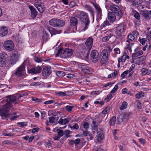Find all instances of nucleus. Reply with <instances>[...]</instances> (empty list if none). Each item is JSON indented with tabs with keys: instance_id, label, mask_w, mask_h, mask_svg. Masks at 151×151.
I'll return each instance as SVG.
<instances>
[{
	"instance_id": "1",
	"label": "nucleus",
	"mask_w": 151,
	"mask_h": 151,
	"mask_svg": "<svg viewBox=\"0 0 151 151\" xmlns=\"http://www.w3.org/2000/svg\"><path fill=\"white\" fill-rule=\"evenodd\" d=\"M27 93L18 94L17 96L13 95L8 96L6 97L7 103L4 105L0 106V116L3 119H5L8 117H10L12 114L8 113V109L12 106V104L18 103V97L20 98L26 95Z\"/></svg>"
},
{
	"instance_id": "2",
	"label": "nucleus",
	"mask_w": 151,
	"mask_h": 151,
	"mask_svg": "<svg viewBox=\"0 0 151 151\" xmlns=\"http://www.w3.org/2000/svg\"><path fill=\"white\" fill-rule=\"evenodd\" d=\"M79 18L84 27L82 30L85 31L88 29L90 23L88 15L86 12L81 11L79 14Z\"/></svg>"
},
{
	"instance_id": "3",
	"label": "nucleus",
	"mask_w": 151,
	"mask_h": 151,
	"mask_svg": "<svg viewBox=\"0 0 151 151\" xmlns=\"http://www.w3.org/2000/svg\"><path fill=\"white\" fill-rule=\"evenodd\" d=\"M73 53V50L72 49L66 48L63 49V48H60L55 56L58 57L60 55L61 58H66L72 55Z\"/></svg>"
},
{
	"instance_id": "4",
	"label": "nucleus",
	"mask_w": 151,
	"mask_h": 151,
	"mask_svg": "<svg viewBox=\"0 0 151 151\" xmlns=\"http://www.w3.org/2000/svg\"><path fill=\"white\" fill-rule=\"evenodd\" d=\"M109 10L118 17L119 19L121 18L122 16V13L119 6L117 5L111 4L110 6Z\"/></svg>"
},
{
	"instance_id": "5",
	"label": "nucleus",
	"mask_w": 151,
	"mask_h": 151,
	"mask_svg": "<svg viewBox=\"0 0 151 151\" xmlns=\"http://www.w3.org/2000/svg\"><path fill=\"white\" fill-rule=\"evenodd\" d=\"M49 24L54 27H61L65 24V22L63 20L53 18L49 21Z\"/></svg>"
},
{
	"instance_id": "6",
	"label": "nucleus",
	"mask_w": 151,
	"mask_h": 151,
	"mask_svg": "<svg viewBox=\"0 0 151 151\" xmlns=\"http://www.w3.org/2000/svg\"><path fill=\"white\" fill-rule=\"evenodd\" d=\"M131 115V113L129 112H125L121 114L117 118L119 124H121L123 122H126L128 121Z\"/></svg>"
},
{
	"instance_id": "7",
	"label": "nucleus",
	"mask_w": 151,
	"mask_h": 151,
	"mask_svg": "<svg viewBox=\"0 0 151 151\" xmlns=\"http://www.w3.org/2000/svg\"><path fill=\"white\" fill-rule=\"evenodd\" d=\"M108 52L107 50H103L100 55V62L101 64H105L108 62Z\"/></svg>"
},
{
	"instance_id": "8",
	"label": "nucleus",
	"mask_w": 151,
	"mask_h": 151,
	"mask_svg": "<svg viewBox=\"0 0 151 151\" xmlns=\"http://www.w3.org/2000/svg\"><path fill=\"white\" fill-rule=\"evenodd\" d=\"M20 54L16 53L12 54L10 57L9 60L8 61V65L11 67L15 64L19 60Z\"/></svg>"
},
{
	"instance_id": "9",
	"label": "nucleus",
	"mask_w": 151,
	"mask_h": 151,
	"mask_svg": "<svg viewBox=\"0 0 151 151\" xmlns=\"http://www.w3.org/2000/svg\"><path fill=\"white\" fill-rule=\"evenodd\" d=\"M25 64L23 62L17 68L15 72V74L17 77H22L23 76L25 70Z\"/></svg>"
},
{
	"instance_id": "10",
	"label": "nucleus",
	"mask_w": 151,
	"mask_h": 151,
	"mask_svg": "<svg viewBox=\"0 0 151 151\" xmlns=\"http://www.w3.org/2000/svg\"><path fill=\"white\" fill-rule=\"evenodd\" d=\"M8 59V56L5 53H0V66L3 67L6 65Z\"/></svg>"
},
{
	"instance_id": "11",
	"label": "nucleus",
	"mask_w": 151,
	"mask_h": 151,
	"mask_svg": "<svg viewBox=\"0 0 151 151\" xmlns=\"http://www.w3.org/2000/svg\"><path fill=\"white\" fill-rule=\"evenodd\" d=\"M52 73L51 68L49 65L45 67L42 70V74L45 78L48 77Z\"/></svg>"
},
{
	"instance_id": "12",
	"label": "nucleus",
	"mask_w": 151,
	"mask_h": 151,
	"mask_svg": "<svg viewBox=\"0 0 151 151\" xmlns=\"http://www.w3.org/2000/svg\"><path fill=\"white\" fill-rule=\"evenodd\" d=\"M146 57L145 56H141L134 59H133L132 62L138 65H142L144 64L145 62Z\"/></svg>"
},
{
	"instance_id": "13",
	"label": "nucleus",
	"mask_w": 151,
	"mask_h": 151,
	"mask_svg": "<svg viewBox=\"0 0 151 151\" xmlns=\"http://www.w3.org/2000/svg\"><path fill=\"white\" fill-rule=\"evenodd\" d=\"M90 55L91 60L93 63H96L99 60V54L96 50H92Z\"/></svg>"
},
{
	"instance_id": "14",
	"label": "nucleus",
	"mask_w": 151,
	"mask_h": 151,
	"mask_svg": "<svg viewBox=\"0 0 151 151\" xmlns=\"http://www.w3.org/2000/svg\"><path fill=\"white\" fill-rule=\"evenodd\" d=\"M93 5L96 10L97 14L96 19L98 21L100 20L102 18V10L99 5L97 4L93 3Z\"/></svg>"
},
{
	"instance_id": "15",
	"label": "nucleus",
	"mask_w": 151,
	"mask_h": 151,
	"mask_svg": "<svg viewBox=\"0 0 151 151\" xmlns=\"http://www.w3.org/2000/svg\"><path fill=\"white\" fill-rule=\"evenodd\" d=\"M125 27V25L123 24H120L116 28L117 37H119L121 36V34L124 32Z\"/></svg>"
},
{
	"instance_id": "16",
	"label": "nucleus",
	"mask_w": 151,
	"mask_h": 151,
	"mask_svg": "<svg viewBox=\"0 0 151 151\" xmlns=\"http://www.w3.org/2000/svg\"><path fill=\"white\" fill-rule=\"evenodd\" d=\"M80 66H81V69L82 72L86 74H90L91 73V69L84 63H81Z\"/></svg>"
},
{
	"instance_id": "17",
	"label": "nucleus",
	"mask_w": 151,
	"mask_h": 151,
	"mask_svg": "<svg viewBox=\"0 0 151 151\" xmlns=\"http://www.w3.org/2000/svg\"><path fill=\"white\" fill-rule=\"evenodd\" d=\"M42 69V66H38L30 69L28 72L33 74L39 73L41 72Z\"/></svg>"
},
{
	"instance_id": "18",
	"label": "nucleus",
	"mask_w": 151,
	"mask_h": 151,
	"mask_svg": "<svg viewBox=\"0 0 151 151\" xmlns=\"http://www.w3.org/2000/svg\"><path fill=\"white\" fill-rule=\"evenodd\" d=\"M91 48H83L81 51L83 56L86 58H87L89 56Z\"/></svg>"
},
{
	"instance_id": "19",
	"label": "nucleus",
	"mask_w": 151,
	"mask_h": 151,
	"mask_svg": "<svg viewBox=\"0 0 151 151\" xmlns=\"http://www.w3.org/2000/svg\"><path fill=\"white\" fill-rule=\"evenodd\" d=\"M29 7L31 11V17L32 19H34L37 15V12L36 11L35 9L33 6H29Z\"/></svg>"
},
{
	"instance_id": "20",
	"label": "nucleus",
	"mask_w": 151,
	"mask_h": 151,
	"mask_svg": "<svg viewBox=\"0 0 151 151\" xmlns=\"http://www.w3.org/2000/svg\"><path fill=\"white\" fill-rule=\"evenodd\" d=\"M134 52L132 55V59H134L137 57L143 54V52L142 50L139 51L138 48H136L134 50Z\"/></svg>"
},
{
	"instance_id": "21",
	"label": "nucleus",
	"mask_w": 151,
	"mask_h": 151,
	"mask_svg": "<svg viewBox=\"0 0 151 151\" xmlns=\"http://www.w3.org/2000/svg\"><path fill=\"white\" fill-rule=\"evenodd\" d=\"M108 18L111 22H113L115 21L116 17L115 14L112 12H109L108 14Z\"/></svg>"
},
{
	"instance_id": "22",
	"label": "nucleus",
	"mask_w": 151,
	"mask_h": 151,
	"mask_svg": "<svg viewBox=\"0 0 151 151\" xmlns=\"http://www.w3.org/2000/svg\"><path fill=\"white\" fill-rule=\"evenodd\" d=\"M8 29L6 27H0V36H4L8 33Z\"/></svg>"
},
{
	"instance_id": "23",
	"label": "nucleus",
	"mask_w": 151,
	"mask_h": 151,
	"mask_svg": "<svg viewBox=\"0 0 151 151\" xmlns=\"http://www.w3.org/2000/svg\"><path fill=\"white\" fill-rule=\"evenodd\" d=\"M4 47H13L14 44L11 40H9L5 41L3 44Z\"/></svg>"
},
{
	"instance_id": "24",
	"label": "nucleus",
	"mask_w": 151,
	"mask_h": 151,
	"mask_svg": "<svg viewBox=\"0 0 151 151\" xmlns=\"http://www.w3.org/2000/svg\"><path fill=\"white\" fill-rule=\"evenodd\" d=\"M71 119L70 117H68L64 119L61 118L59 120L58 123L62 125H65L67 124Z\"/></svg>"
},
{
	"instance_id": "25",
	"label": "nucleus",
	"mask_w": 151,
	"mask_h": 151,
	"mask_svg": "<svg viewBox=\"0 0 151 151\" xmlns=\"http://www.w3.org/2000/svg\"><path fill=\"white\" fill-rule=\"evenodd\" d=\"M93 40L91 37H89L86 40L85 44L87 47H92L93 45Z\"/></svg>"
},
{
	"instance_id": "26",
	"label": "nucleus",
	"mask_w": 151,
	"mask_h": 151,
	"mask_svg": "<svg viewBox=\"0 0 151 151\" xmlns=\"http://www.w3.org/2000/svg\"><path fill=\"white\" fill-rule=\"evenodd\" d=\"M48 30L50 32L52 35H56V34H60L62 32V31L61 30H58L55 29L53 28H48Z\"/></svg>"
},
{
	"instance_id": "27",
	"label": "nucleus",
	"mask_w": 151,
	"mask_h": 151,
	"mask_svg": "<svg viewBox=\"0 0 151 151\" xmlns=\"http://www.w3.org/2000/svg\"><path fill=\"white\" fill-rule=\"evenodd\" d=\"M84 6L86 9L88 10L91 13V16H92L93 19L94 18V11L92 8L88 5H86Z\"/></svg>"
},
{
	"instance_id": "28",
	"label": "nucleus",
	"mask_w": 151,
	"mask_h": 151,
	"mask_svg": "<svg viewBox=\"0 0 151 151\" xmlns=\"http://www.w3.org/2000/svg\"><path fill=\"white\" fill-rule=\"evenodd\" d=\"M100 131L97 132V136L98 138V141L101 140L104 137V133L103 131L99 129Z\"/></svg>"
},
{
	"instance_id": "29",
	"label": "nucleus",
	"mask_w": 151,
	"mask_h": 151,
	"mask_svg": "<svg viewBox=\"0 0 151 151\" xmlns=\"http://www.w3.org/2000/svg\"><path fill=\"white\" fill-rule=\"evenodd\" d=\"M78 19L75 17H72L70 19V25L72 26H76L78 23Z\"/></svg>"
},
{
	"instance_id": "30",
	"label": "nucleus",
	"mask_w": 151,
	"mask_h": 151,
	"mask_svg": "<svg viewBox=\"0 0 151 151\" xmlns=\"http://www.w3.org/2000/svg\"><path fill=\"white\" fill-rule=\"evenodd\" d=\"M116 122V117L115 116H113L110 119L109 123L110 126H114Z\"/></svg>"
},
{
	"instance_id": "31",
	"label": "nucleus",
	"mask_w": 151,
	"mask_h": 151,
	"mask_svg": "<svg viewBox=\"0 0 151 151\" xmlns=\"http://www.w3.org/2000/svg\"><path fill=\"white\" fill-rule=\"evenodd\" d=\"M49 35L46 32H43L42 39L45 42L47 41L49 38Z\"/></svg>"
},
{
	"instance_id": "32",
	"label": "nucleus",
	"mask_w": 151,
	"mask_h": 151,
	"mask_svg": "<svg viewBox=\"0 0 151 151\" xmlns=\"http://www.w3.org/2000/svg\"><path fill=\"white\" fill-rule=\"evenodd\" d=\"M143 16L146 19H150V16L149 15V12L148 11L144 10L142 12Z\"/></svg>"
},
{
	"instance_id": "33",
	"label": "nucleus",
	"mask_w": 151,
	"mask_h": 151,
	"mask_svg": "<svg viewBox=\"0 0 151 151\" xmlns=\"http://www.w3.org/2000/svg\"><path fill=\"white\" fill-rule=\"evenodd\" d=\"M144 94L145 93L143 92L140 91L136 94L135 97L136 98L139 99L144 97Z\"/></svg>"
},
{
	"instance_id": "34",
	"label": "nucleus",
	"mask_w": 151,
	"mask_h": 151,
	"mask_svg": "<svg viewBox=\"0 0 151 151\" xmlns=\"http://www.w3.org/2000/svg\"><path fill=\"white\" fill-rule=\"evenodd\" d=\"M113 35V33L111 32L109 35L104 37L103 38V40L104 41H108L111 37H114Z\"/></svg>"
},
{
	"instance_id": "35",
	"label": "nucleus",
	"mask_w": 151,
	"mask_h": 151,
	"mask_svg": "<svg viewBox=\"0 0 151 151\" xmlns=\"http://www.w3.org/2000/svg\"><path fill=\"white\" fill-rule=\"evenodd\" d=\"M128 104L126 101H123L122 103V104L119 109L120 110H122L126 109L127 106Z\"/></svg>"
},
{
	"instance_id": "36",
	"label": "nucleus",
	"mask_w": 151,
	"mask_h": 151,
	"mask_svg": "<svg viewBox=\"0 0 151 151\" xmlns=\"http://www.w3.org/2000/svg\"><path fill=\"white\" fill-rule=\"evenodd\" d=\"M141 71L144 75H150V70L145 68H143L141 69Z\"/></svg>"
},
{
	"instance_id": "37",
	"label": "nucleus",
	"mask_w": 151,
	"mask_h": 151,
	"mask_svg": "<svg viewBox=\"0 0 151 151\" xmlns=\"http://www.w3.org/2000/svg\"><path fill=\"white\" fill-rule=\"evenodd\" d=\"M56 74L58 77H61L65 75V73L63 71H58L56 73Z\"/></svg>"
},
{
	"instance_id": "38",
	"label": "nucleus",
	"mask_w": 151,
	"mask_h": 151,
	"mask_svg": "<svg viewBox=\"0 0 151 151\" xmlns=\"http://www.w3.org/2000/svg\"><path fill=\"white\" fill-rule=\"evenodd\" d=\"M68 92V91L62 92L61 91L56 92H55L56 94L60 96H64L66 95V93Z\"/></svg>"
},
{
	"instance_id": "39",
	"label": "nucleus",
	"mask_w": 151,
	"mask_h": 151,
	"mask_svg": "<svg viewBox=\"0 0 151 151\" xmlns=\"http://www.w3.org/2000/svg\"><path fill=\"white\" fill-rule=\"evenodd\" d=\"M34 58L35 61L37 63H42L43 61L40 57L35 56L34 57Z\"/></svg>"
},
{
	"instance_id": "40",
	"label": "nucleus",
	"mask_w": 151,
	"mask_h": 151,
	"mask_svg": "<svg viewBox=\"0 0 151 151\" xmlns=\"http://www.w3.org/2000/svg\"><path fill=\"white\" fill-rule=\"evenodd\" d=\"M17 124L19 127H24L27 125V122H18Z\"/></svg>"
},
{
	"instance_id": "41",
	"label": "nucleus",
	"mask_w": 151,
	"mask_h": 151,
	"mask_svg": "<svg viewBox=\"0 0 151 151\" xmlns=\"http://www.w3.org/2000/svg\"><path fill=\"white\" fill-rule=\"evenodd\" d=\"M109 107L107 106L102 111V113L103 114H107L109 111Z\"/></svg>"
},
{
	"instance_id": "42",
	"label": "nucleus",
	"mask_w": 151,
	"mask_h": 151,
	"mask_svg": "<svg viewBox=\"0 0 151 151\" xmlns=\"http://www.w3.org/2000/svg\"><path fill=\"white\" fill-rule=\"evenodd\" d=\"M109 24L108 21L107 20H106L101 24V28H102L106 26H109Z\"/></svg>"
},
{
	"instance_id": "43",
	"label": "nucleus",
	"mask_w": 151,
	"mask_h": 151,
	"mask_svg": "<svg viewBox=\"0 0 151 151\" xmlns=\"http://www.w3.org/2000/svg\"><path fill=\"white\" fill-rule=\"evenodd\" d=\"M61 47H72L73 46L70 43L67 42L65 44L63 43H61L60 44Z\"/></svg>"
},
{
	"instance_id": "44",
	"label": "nucleus",
	"mask_w": 151,
	"mask_h": 151,
	"mask_svg": "<svg viewBox=\"0 0 151 151\" xmlns=\"http://www.w3.org/2000/svg\"><path fill=\"white\" fill-rule=\"evenodd\" d=\"M57 132L58 133V135L60 137L63 136L64 134V133L63 132V130L57 129Z\"/></svg>"
},
{
	"instance_id": "45",
	"label": "nucleus",
	"mask_w": 151,
	"mask_h": 151,
	"mask_svg": "<svg viewBox=\"0 0 151 151\" xmlns=\"http://www.w3.org/2000/svg\"><path fill=\"white\" fill-rule=\"evenodd\" d=\"M129 73L128 70H127L123 72L121 74V76L122 78H125L127 75Z\"/></svg>"
},
{
	"instance_id": "46",
	"label": "nucleus",
	"mask_w": 151,
	"mask_h": 151,
	"mask_svg": "<svg viewBox=\"0 0 151 151\" xmlns=\"http://www.w3.org/2000/svg\"><path fill=\"white\" fill-rule=\"evenodd\" d=\"M9 109H8V110H9ZM8 113L9 114H12V116L9 117H9H11L10 118V119L11 121H14V120H16V119H17V118L18 117V116H13L12 117H11V116L13 115L14 114H12V113H9V111H8Z\"/></svg>"
},
{
	"instance_id": "47",
	"label": "nucleus",
	"mask_w": 151,
	"mask_h": 151,
	"mask_svg": "<svg viewBox=\"0 0 151 151\" xmlns=\"http://www.w3.org/2000/svg\"><path fill=\"white\" fill-rule=\"evenodd\" d=\"M37 9L40 13H43L45 10V8L42 5L39 7Z\"/></svg>"
},
{
	"instance_id": "48",
	"label": "nucleus",
	"mask_w": 151,
	"mask_h": 151,
	"mask_svg": "<svg viewBox=\"0 0 151 151\" xmlns=\"http://www.w3.org/2000/svg\"><path fill=\"white\" fill-rule=\"evenodd\" d=\"M92 128L94 130H96L98 128V126L96 124V122L93 121L92 122Z\"/></svg>"
},
{
	"instance_id": "49",
	"label": "nucleus",
	"mask_w": 151,
	"mask_h": 151,
	"mask_svg": "<svg viewBox=\"0 0 151 151\" xmlns=\"http://www.w3.org/2000/svg\"><path fill=\"white\" fill-rule=\"evenodd\" d=\"M63 109H65L68 111H72L73 107L71 106L67 105L65 107H64Z\"/></svg>"
},
{
	"instance_id": "50",
	"label": "nucleus",
	"mask_w": 151,
	"mask_h": 151,
	"mask_svg": "<svg viewBox=\"0 0 151 151\" xmlns=\"http://www.w3.org/2000/svg\"><path fill=\"white\" fill-rule=\"evenodd\" d=\"M126 44L127 47H131L133 46L134 43H131L129 40H127Z\"/></svg>"
},
{
	"instance_id": "51",
	"label": "nucleus",
	"mask_w": 151,
	"mask_h": 151,
	"mask_svg": "<svg viewBox=\"0 0 151 151\" xmlns=\"http://www.w3.org/2000/svg\"><path fill=\"white\" fill-rule=\"evenodd\" d=\"M70 128L72 129L77 130L78 129L79 126L77 123H76L73 126H70Z\"/></svg>"
},
{
	"instance_id": "52",
	"label": "nucleus",
	"mask_w": 151,
	"mask_h": 151,
	"mask_svg": "<svg viewBox=\"0 0 151 151\" xmlns=\"http://www.w3.org/2000/svg\"><path fill=\"white\" fill-rule=\"evenodd\" d=\"M83 127L86 130H87L89 127V124L87 122H84L83 124Z\"/></svg>"
},
{
	"instance_id": "53",
	"label": "nucleus",
	"mask_w": 151,
	"mask_h": 151,
	"mask_svg": "<svg viewBox=\"0 0 151 151\" xmlns=\"http://www.w3.org/2000/svg\"><path fill=\"white\" fill-rule=\"evenodd\" d=\"M41 83L39 82H33L31 83L30 85L31 86H37L40 85Z\"/></svg>"
},
{
	"instance_id": "54",
	"label": "nucleus",
	"mask_w": 151,
	"mask_h": 151,
	"mask_svg": "<svg viewBox=\"0 0 151 151\" xmlns=\"http://www.w3.org/2000/svg\"><path fill=\"white\" fill-rule=\"evenodd\" d=\"M134 16L136 19L138 20L140 19V15L139 13L136 11Z\"/></svg>"
},
{
	"instance_id": "55",
	"label": "nucleus",
	"mask_w": 151,
	"mask_h": 151,
	"mask_svg": "<svg viewBox=\"0 0 151 151\" xmlns=\"http://www.w3.org/2000/svg\"><path fill=\"white\" fill-rule=\"evenodd\" d=\"M55 117L54 116H52L49 117V122L50 123L52 124L54 123L55 120Z\"/></svg>"
},
{
	"instance_id": "56",
	"label": "nucleus",
	"mask_w": 151,
	"mask_h": 151,
	"mask_svg": "<svg viewBox=\"0 0 151 151\" xmlns=\"http://www.w3.org/2000/svg\"><path fill=\"white\" fill-rule=\"evenodd\" d=\"M118 88V86L117 85H116L114 87V88L111 91L110 93H113L115 92L116 91Z\"/></svg>"
},
{
	"instance_id": "57",
	"label": "nucleus",
	"mask_w": 151,
	"mask_h": 151,
	"mask_svg": "<svg viewBox=\"0 0 151 151\" xmlns=\"http://www.w3.org/2000/svg\"><path fill=\"white\" fill-rule=\"evenodd\" d=\"M139 41L140 42V43L143 45H144L145 43L146 40L145 38H142V39H139Z\"/></svg>"
},
{
	"instance_id": "58",
	"label": "nucleus",
	"mask_w": 151,
	"mask_h": 151,
	"mask_svg": "<svg viewBox=\"0 0 151 151\" xmlns=\"http://www.w3.org/2000/svg\"><path fill=\"white\" fill-rule=\"evenodd\" d=\"M128 38L131 41L133 40L135 38L134 37L132 34L129 35L128 36Z\"/></svg>"
},
{
	"instance_id": "59",
	"label": "nucleus",
	"mask_w": 151,
	"mask_h": 151,
	"mask_svg": "<svg viewBox=\"0 0 151 151\" xmlns=\"http://www.w3.org/2000/svg\"><path fill=\"white\" fill-rule=\"evenodd\" d=\"M3 134L5 136H13L14 135V134L12 133L11 132H9L8 133H5L4 132L3 133Z\"/></svg>"
},
{
	"instance_id": "60",
	"label": "nucleus",
	"mask_w": 151,
	"mask_h": 151,
	"mask_svg": "<svg viewBox=\"0 0 151 151\" xmlns=\"http://www.w3.org/2000/svg\"><path fill=\"white\" fill-rule=\"evenodd\" d=\"M32 100L37 102H39L41 101L42 100L41 99H39L37 98L33 97L32 98Z\"/></svg>"
},
{
	"instance_id": "61",
	"label": "nucleus",
	"mask_w": 151,
	"mask_h": 151,
	"mask_svg": "<svg viewBox=\"0 0 151 151\" xmlns=\"http://www.w3.org/2000/svg\"><path fill=\"white\" fill-rule=\"evenodd\" d=\"M115 53L116 54H119L120 53V50L119 48H115L114 50Z\"/></svg>"
},
{
	"instance_id": "62",
	"label": "nucleus",
	"mask_w": 151,
	"mask_h": 151,
	"mask_svg": "<svg viewBox=\"0 0 151 151\" xmlns=\"http://www.w3.org/2000/svg\"><path fill=\"white\" fill-rule=\"evenodd\" d=\"M112 96L111 94H109L107 96V97L105 99L106 100H107V101H109L112 98Z\"/></svg>"
},
{
	"instance_id": "63",
	"label": "nucleus",
	"mask_w": 151,
	"mask_h": 151,
	"mask_svg": "<svg viewBox=\"0 0 151 151\" xmlns=\"http://www.w3.org/2000/svg\"><path fill=\"white\" fill-rule=\"evenodd\" d=\"M54 101L53 100H50L46 101L44 102V104H50L53 103L54 102Z\"/></svg>"
},
{
	"instance_id": "64",
	"label": "nucleus",
	"mask_w": 151,
	"mask_h": 151,
	"mask_svg": "<svg viewBox=\"0 0 151 151\" xmlns=\"http://www.w3.org/2000/svg\"><path fill=\"white\" fill-rule=\"evenodd\" d=\"M80 139L79 138H77L74 140L75 144L76 145L78 144L80 142Z\"/></svg>"
}]
</instances>
